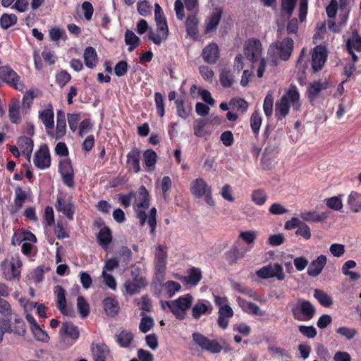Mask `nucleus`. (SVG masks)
Listing matches in <instances>:
<instances>
[{
	"instance_id": "1",
	"label": "nucleus",
	"mask_w": 361,
	"mask_h": 361,
	"mask_svg": "<svg viewBox=\"0 0 361 361\" xmlns=\"http://www.w3.org/2000/svg\"><path fill=\"white\" fill-rule=\"evenodd\" d=\"M135 193L133 208L137 217L139 219L140 226H143L147 220V223L151 228L150 233L152 235H154L157 226V209L155 207H152L149 211V215H147L146 211L149 206V193L144 185L140 186L137 192Z\"/></svg>"
},
{
	"instance_id": "2",
	"label": "nucleus",
	"mask_w": 361,
	"mask_h": 361,
	"mask_svg": "<svg viewBox=\"0 0 361 361\" xmlns=\"http://www.w3.org/2000/svg\"><path fill=\"white\" fill-rule=\"evenodd\" d=\"M300 94L295 86H291L275 104V116L278 121L284 118L292 109L298 111L300 107Z\"/></svg>"
},
{
	"instance_id": "3",
	"label": "nucleus",
	"mask_w": 361,
	"mask_h": 361,
	"mask_svg": "<svg viewBox=\"0 0 361 361\" xmlns=\"http://www.w3.org/2000/svg\"><path fill=\"white\" fill-rule=\"evenodd\" d=\"M293 40L286 37L270 45L267 51V59L272 66H277L279 60L286 61L290 57L293 50Z\"/></svg>"
},
{
	"instance_id": "4",
	"label": "nucleus",
	"mask_w": 361,
	"mask_h": 361,
	"mask_svg": "<svg viewBox=\"0 0 361 361\" xmlns=\"http://www.w3.org/2000/svg\"><path fill=\"white\" fill-rule=\"evenodd\" d=\"M193 298L190 294H185L173 300L161 302V307H168L176 319L183 320L186 315V311L191 307Z\"/></svg>"
},
{
	"instance_id": "5",
	"label": "nucleus",
	"mask_w": 361,
	"mask_h": 361,
	"mask_svg": "<svg viewBox=\"0 0 361 361\" xmlns=\"http://www.w3.org/2000/svg\"><path fill=\"white\" fill-rule=\"evenodd\" d=\"M191 194L195 198H204L206 203L213 207L215 202L212 195V187L202 178H197L193 180L190 185Z\"/></svg>"
},
{
	"instance_id": "6",
	"label": "nucleus",
	"mask_w": 361,
	"mask_h": 361,
	"mask_svg": "<svg viewBox=\"0 0 361 361\" xmlns=\"http://www.w3.org/2000/svg\"><path fill=\"white\" fill-rule=\"evenodd\" d=\"M1 266L3 275L6 279L9 281L19 279L22 262L18 254H15L10 258L5 259L2 261Z\"/></svg>"
},
{
	"instance_id": "7",
	"label": "nucleus",
	"mask_w": 361,
	"mask_h": 361,
	"mask_svg": "<svg viewBox=\"0 0 361 361\" xmlns=\"http://www.w3.org/2000/svg\"><path fill=\"white\" fill-rule=\"evenodd\" d=\"M291 312L295 319L307 322L314 317L315 308L310 302L299 299L293 305Z\"/></svg>"
},
{
	"instance_id": "8",
	"label": "nucleus",
	"mask_w": 361,
	"mask_h": 361,
	"mask_svg": "<svg viewBox=\"0 0 361 361\" xmlns=\"http://www.w3.org/2000/svg\"><path fill=\"white\" fill-rule=\"evenodd\" d=\"M168 253L166 249L163 245H159L155 247L154 251V276L158 282L161 283L164 279Z\"/></svg>"
},
{
	"instance_id": "9",
	"label": "nucleus",
	"mask_w": 361,
	"mask_h": 361,
	"mask_svg": "<svg viewBox=\"0 0 361 361\" xmlns=\"http://www.w3.org/2000/svg\"><path fill=\"white\" fill-rule=\"evenodd\" d=\"M0 79L11 87L23 92L25 85L21 77L10 66H0Z\"/></svg>"
},
{
	"instance_id": "10",
	"label": "nucleus",
	"mask_w": 361,
	"mask_h": 361,
	"mask_svg": "<svg viewBox=\"0 0 361 361\" xmlns=\"http://www.w3.org/2000/svg\"><path fill=\"white\" fill-rule=\"evenodd\" d=\"M192 341L202 350L211 353H219L222 350L221 345L216 340H211L200 333L192 334Z\"/></svg>"
},
{
	"instance_id": "11",
	"label": "nucleus",
	"mask_w": 361,
	"mask_h": 361,
	"mask_svg": "<svg viewBox=\"0 0 361 361\" xmlns=\"http://www.w3.org/2000/svg\"><path fill=\"white\" fill-rule=\"evenodd\" d=\"M256 275L262 279L276 278L278 281H283L285 279L283 269L278 263L264 266L256 271Z\"/></svg>"
},
{
	"instance_id": "12",
	"label": "nucleus",
	"mask_w": 361,
	"mask_h": 361,
	"mask_svg": "<svg viewBox=\"0 0 361 361\" xmlns=\"http://www.w3.org/2000/svg\"><path fill=\"white\" fill-rule=\"evenodd\" d=\"M262 53V46L258 39H247L244 44V54L246 58L254 63L259 59Z\"/></svg>"
},
{
	"instance_id": "13",
	"label": "nucleus",
	"mask_w": 361,
	"mask_h": 361,
	"mask_svg": "<svg viewBox=\"0 0 361 361\" xmlns=\"http://www.w3.org/2000/svg\"><path fill=\"white\" fill-rule=\"evenodd\" d=\"M56 209L63 213L69 220L73 219L75 207L71 197L63 194L58 195Z\"/></svg>"
},
{
	"instance_id": "14",
	"label": "nucleus",
	"mask_w": 361,
	"mask_h": 361,
	"mask_svg": "<svg viewBox=\"0 0 361 361\" xmlns=\"http://www.w3.org/2000/svg\"><path fill=\"white\" fill-rule=\"evenodd\" d=\"M33 162L35 166L41 170H44L50 167L51 155L47 145H43L39 147L34 155Z\"/></svg>"
},
{
	"instance_id": "15",
	"label": "nucleus",
	"mask_w": 361,
	"mask_h": 361,
	"mask_svg": "<svg viewBox=\"0 0 361 361\" xmlns=\"http://www.w3.org/2000/svg\"><path fill=\"white\" fill-rule=\"evenodd\" d=\"M66 133V118L65 112L59 109L56 112V126L55 132L53 129H50L47 132V134L50 138L54 140L62 139Z\"/></svg>"
},
{
	"instance_id": "16",
	"label": "nucleus",
	"mask_w": 361,
	"mask_h": 361,
	"mask_svg": "<svg viewBox=\"0 0 361 361\" xmlns=\"http://www.w3.org/2000/svg\"><path fill=\"white\" fill-rule=\"evenodd\" d=\"M54 293L56 296V307L61 313L65 316L73 317L74 315L73 310L67 307L65 289L58 285L54 286Z\"/></svg>"
},
{
	"instance_id": "17",
	"label": "nucleus",
	"mask_w": 361,
	"mask_h": 361,
	"mask_svg": "<svg viewBox=\"0 0 361 361\" xmlns=\"http://www.w3.org/2000/svg\"><path fill=\"white\" fill-rule=\"evenodd\" d=\"M327 57L326 49L322 45L316 46L312 54V68L314 72L320 70L324 65Z\"/></svg>"
},
{
	"instance_id": "18",
	"label": "nucleus",
	"mask_w": 361,
	"mask_h": 361,
	"mask_svg": "<svg viewBox=\"0 0 361 361\" xmlns=\"http://www.w3.org/2000/svg\"><path fill=\"white\" fill-rule=\"evenodd\" d=\"M213 310V306L207 300L200 299L192 307V316L195 319H199L202 316L210 314Z\"/></svg>"
},
{
	"instance_id": "19",
	"label": "nucleus",
	"mask_w": 361,
	"mask_h": 361,
	"mask_svg": "<svg viewBox=\"0 0 361 361\" xmlns=\"http://www.w3.org/2000/svg\"><path fill=\"white\" fill-rule=\"evenodd\" d=\"M60 334L64 336L63 340L68 343L70 345H73L79 337V331L77 326L72 323L65 322L63 324Z\"/></svg>"
},
{
	"instance_id": "20",
	"label": "nucleus",
	"mask_w": 361,
	"mask_h": 361,
	"mask_svg": "<svg viewBox=\"0 0 361 361\" xmlns=\"http://www.w3.org/2000/svg\"><path fill=\"white\" fill-rule=\"evenodd\" d=\"M140 151L137 148H133L127 154V168L128 170L137 173L141 171Z\"/></svg>"
},
{
	"instance_id": "21",
	"label": "nucleus",
	"mask_w": 361,
	"mask_h": 361,
	"mask_svg": "<svg viewBox=\"0 0 361 361\" xmlns=\"http://www.w3.org/2000/svg\"><path fill=\"white\" fill-rule=\"evenodd\" d=\"M39 118L44 125L46 133L54 128V113L51 104H49L45 109L39 112Z\"/></svg>"
},
{
	"instance_id": "22",
	"label": "nucleus",
	"mask_w": 361,
	"mask_h": 361,
	"mask_svg": "<svg viewBox=\"0 0 361 361\" xmlns=\"http://www.w3.org/2000/svg\"><path fill=\"white\" fill-rule=\"evenodd\" d=\"M326 262V257L324 255H320L316 259L312 261L310 264L307 268V274L312 277L319 276L325 267Z\"/></svg>"
},
{
	"instance_id": "23",
	"label": "nucleus",
	"mask_w": 361,
	"mask_h": 361,
	"mask_svg": "<svg viewBox=\"0 0 361 361\" xmlns=\"http://www.w3.org/2000/svg\"><path fill=\"white\" fill-rule=\"evenodd\" d=\"M146 284V281L143 277L135 276L133 281H126L124 283V288L128 294L134 295L138 293Z\"/></svg>"
},
{
	"instance_id": "24",
	"label": "nucleus",
	"mask_w": 361,
	"mask_h": 361,
	"mask_svg": "<svg viewBox=\"0 0 361 361\" xmlns=\"http://www.w3.org/2000/svg\"><path fill=\"white\" fill-rule=\"evenodd\" d=\"M202 56L205 62L214 63L219 57V48L216 43L208 44L203 50Z\"/></svg>"
},
{
	"instance_id": "25",
	"label": "nucleus",
	"mask_w": 361,
	"mask_h": 361,
	"mask_svg": "<svg viewBox=\"0 0 361 361\" xmlns=\"http://www.w3.org/2000/svg\"><path fill=\"white\" fill-rule=\"evenodd\" d=\"M104 309L106 314L110 317H115L119 312V305L114 297H106L103 300Z\"/></svg>"
},
{
	"instance_id": "26",
	"label": "nucleus",
	"mask_w": 361,
	"mask_h": 361,
	"mask_svg": "<svg viewBox=\"0 0 361 361\" xmlns=\"http://www.w3.org/2000/svg\"><path fill=\"white\" fill-rule=\"evenodd\" d=\"M17 144L22 153L30 160L34 147L32 140L26 136H21L18 139Z\"/></svg>"
},
{
	"instance_id": "27",
	"label": "nucleus",
	"mask_w": 361,
	"mask_h": 361,
	"mask_svg": "<svg viewBox=\"0 0 361 361\" xmlns=\"http://www.w3.org/2000/svg\"><path fill=\"white\" fill-rule=\"evenodd\" d=\"M97 240L99 245L104 250H106L112 241V233L107 226L102 227L97 235Z\"/></svg>"
},
{
	"instance_id": "28",
	"label": "nucleus",
	"mask_w": 361,
	"mask_h": 361,
	"mask_svg": "<svg viewBox=\"0 0 361 361\" xmlns=\"http://www.w3.org/2000/svg\"><path fill=\"white\" fill-rule=\"evenodd\" d=\"M157 158L156 152L152 149H148L143 152V161L147 172H152L154 171Z\"/></svg>"
},
{
	"instance_id": "29",
	"label": "nucleus",
	"mask_w": 361,
	"mask_h": 361,
	"mask_svg": "<svg viewBox=\"0 0 361 361\" xmlns=\"http://www.w3.org/2000/svg\"><path fill=\"white\" fill-rule=\"evenodd\" d=\"M199 20L194 15L189 16L185 21L186 32L189 37L195 39L198 35Z\"/></svg>"
},
{
	"instance_id": "30",
	"label": "nucleus",
	"mask_w": 361,
	"mask_h": 361,
	"mask_svg": "<svg viewBox=\"0 0 361 361\" xmlns=\"http://www.w3.org/2000/svg\"><path fill=\"white\" fill-rule=\"evenodd\" d=\"M346 48L348 53L361 51V37L354 30L350 37L346 41Z\"/></svg>"
},
{
	"instance_id": "31",
	"label": "nucleus",
	"mask_w": 361,
	"mask_h": 361,
	"mask_svg": "<svg viewBox=\"0 0 361 361\" xmlns=\"http://www.w3.org/2000/svg\"><path fill=\"white\" fill-rule=\"evenodd\" d=\"M92 352L94 358V361H105L108 354L109 348L106 345L100 344H92Z\"/></svg>"
},
{
	"instance_id": "32",
	"label": "nucleus",
	"mask_w": 361,
	"mask_h": 361,
	"mask_svg": "<svg viewBox=\"0 0 361 361\" xmlns=\"http://www.w3.org/2000/svg\"><path fill=\"white\" fill-rule=\"evenodd\" d=\"M347 203L352 212H361V192L352 191L348 196Z\"/></svg>"
},
{
	"instance_id": "33",
	"label": "nucleus",
	"mask_w": 361,
	"mask_h": 361,
	"mask_svg": "<svg viewBox=\"0 0 361 361\" xmlns=\"http://www.w3.org/2000/svg\"><path fill=\"white\" fill-rule=\"evenodd\" d=\"M118 255L121 266L124 270L126 269L132 259L131 250L126 246H122L118 250Z\"/></svg>"
},
{
	"instance_id": "34",
	"label": "nucleus",
	"mask_w": 361,
	"mask_h": 361,
	"mask_svg": "<svg viewBox=\"0 0 361 361\" xmlns=\"http://www.w3.org/2000/svg\"><path fill=\"white\" fill-rule=\"evenodd\" d=\"M188 275L184 277V282L188 285L197 286L202 279V272L200 269L192 267L188 270Z\"/></svg>"
},
{
	"instance_id": "35",
	"label": "nucleus",
	"mask_w": 361,
	"mask_h": 361,
	"mask_svg": "<svg viewBox=\"0 0 361 361\" xmlns=\"http://www.w3.org/2000/svg\"><path fill=\"white\" fill-rule=\"evenodd\" d=\"M83 57L85 66L87 68H93L96 66V63L97 61V54L96 50L93 47H87L85 50Z\"/></svg>"
},
{
	"instance_id": "36",
	"label": "nucleus",
	"mask_w": 361,
	"mask_h": 361,
	"mask_svg": "<svg viewBox=\"0 0 361 361\" xmlns=\"http://www.w3.org/2000/svg\"><path fill=\"white\" fill-rule=\"evenodd\" d=\"M300 216L305 221L319 222L326 219L327 215L325 213H318L315 211H309L301 212Z\"/></svg>"
},
{
	"instance_id": "37",
	"label": "nucleus",
	"mask_w": 361,
	"mask_h": 361,
	"mask_svg": "<svg viewBox=\"0 0 361 361\" xmlns=\"http://www.w3.org/2000/svg\"><path fill=\"white\" fill-rule=\"evenodd\" d=\"M140 39L131 30H127L125 33V42L128 45V51H133L140 44Z\"/></svg>"
},
{
	"instance_id": "38",
	"label": "nucleus",
	"mask_w": 361,
	"mask_h": 361,
	"mask_svg": "<svg viewBox=\"0 0 361 361\" xmlns=\"http://www.w3.org/2000/svg\"><path fill=\"white\" fill-rule=\"evenodd\" d=\"M330 86L327 81H317L312 82L308 88L309 96L310 97H315L322 90L329 88Z\"/></svg>"
},
{
	"instance_id": "39",
	"label": "nucleus",
	"mask_w": 361,
	"mask_h": 361,
	"mask_svg": "<svg viewBox=\"0 0 361 361\" xmlns=\"http://www.w3.org/2000/svg\"><path fill=\"white\" fill-rule=\"evenodd\" d=\"M314 297L324 307H330L333 303L332 298L322 290L315 289L314 290Z\"/></svg>"
},
{
	"instance_id": "40",
	"label": "nucleus",
	"mask_w": 361,
	"mask_h": 361,
	"mask_svg": "<svg viewBox=\"0 0 361 361\" xmlns=\"http://www.w3.org/2000/svg\"><path fill=\"white\" fill-rule=\"evenodd\" d=\"M243 310L247 312L257 316H264L265 311L262 310L257 305L251 302H243L241 304Z\"/></svg>"
},
{
	"instance_id": "41",
	"label": "nucleus",
	"mask_w": 361,
	"mask_h": 361,
	"mask_svg": "<svg viewBox=\"0 0 361 361\" xmlns=\"http://www.w3.org/2000/svg\"><path fill=\"white\" fill-rule=\"evenodd\" d=\"M17 23V16L13 13H4L0 18V26L6 30Z\"/></svg>"
},
{
	"instance_id": "42",
	"label": "nucleus",
	"mask_w": 361,
	"mask_h": 361,
	"mask_svg": "<svg viewBox=\"0 0 361 361\" xmlns=\"http://www.w3.org/2000/svg\"><path fill=\"white\" fill-rule=\"evenodd\" d=\"M266 192L262 189H256L252 192L251 200L258 206H262L267 200Z\"/></svg>"
},
{
	"instance_id": "43",
	"label": "nucleus",
	"mask_w": 361,
	"mask_h": 361,
	"mask_svg": "<svg viewBox=\"0 0 361 361\" xmlns=\"http://www.w3.org/2000/svg\"><path fill=\"white\" fill-rule=\"evenodd\" d=\"M219 80L224 87H230L233 83V75L230 70L224 68L221 70Z\"/></svg>"
},
{
	"instance_id": "44",
	"label": "nucleus",
	"mask_w": 361,
	"mask_h": 361,
	"mask_svg": "<svg viewBox=\"0 0 361 361\" xmlns=\"http://www.w3.org/2000/svg\"><path fill=\"white\" fill-rule=\"evenodd\" d=\"M273 104H274V97L272 92H269L264 99L263 103V111L267 118H269L273 114Z\"/></svg>"
},
{
	"instance_id": "45",
	"label": "nucleus",
	"mask_w": 361,
	"mask_h": 361,
	"mask_svg": "<svg viewBox=\"0 0 361 361\" xmlns=\"http://www.w3.org/2000/svg\"><path fill=\"white\" fill-rule=\"evenodd\" d=\"M77 309L82 318L87 317L90 314V306L84 297L79 296L77 298Z\"/></svg>"
},
{
	"instance_id": "46",
	"label": "nucleus",
	"mask_w": 361,
	"mask_h": 361,
	"mask_svg": "<svg viewBox=\"0 0 361 361\" xmlns=\"http://www.w3.org/2000/svg\"><path fill=\"white\" fill-rule=\"evenodd\" d=\"M326 205L331 209L341 211L343 208L341 196H334L325 199Z\"/></svg>"
},
{
	"instance_id": "47",
	"label": "nucleus",
	"mask_w": 361,
	"mask_h": 361,
	"mask_svg": "<svg viewBox=\"0 0 361 361\" xmlns=\"http://www.w3.org/2000/svg\"><path fill=\"white\" fill-rule=\"evenodd\" d=\"M142 319L139 325V329L142 333L148 332L154 325V319L149 317L141 313Z\"/></svg>"
},
{
	"instance_id": "48",
	"label": "nucleus",
	"mask_w": 361,
	"mask_h": 361,
	"mask_svg": "<svg viewBox=\"0 0 361 361\" xmlns=\"http://www.w3.org/2000/svg\"><path fill=\"white\" fill-rule=\"evenodd\" d=\"M175 103L178 116L183 119L188 118L191 112L190 106H185L183 101L180 99L176 100Z\"/></svg>"
},
{
	"instance_id": "49",
	"label": "nucleus",
	"mask_w": 361,
	"mask_h": 361,
	"mask_svg": "<svg viewBox=\"0 0 361 361\" xmlns=\"http://www.w3.org/2000/svg\"><path fill=\"white\" fill-rule=\"evenodd\" d=\"M133 339V334L127 331H122L117 336V342L122 347L129 346Z\"/></svg>"
},
{
	"instance_id": "50",
	"label": "nucleus",
	"mask_w": 361,
	"mask_h": 361,
	"mask_svg": "<svg viewBox=\"0 0 361 361\" xmlns=\"http://www.w3.org/2000/svg\"><path fill=\"white\" fill-rule=\"evenodd\" d=\"M221 17V11L220 10L216 11L209 19L207 23L206 32H210L215 30L220 21Z\"/></svg>"
},
{
	"instance_id": "51",
	"label": "nucleus",
	"mask_w": 361,
	"mask_h": 361,
	"mask_svg": "<svg viewBox=\"0 0 361 361\" xmlns=\"http://www.w3.org/2000/svg\"><path fill=\"white\" fill-rule=\"evenodd\" d=\"M164 288L168 297L171 298L180 290L181 286L176 281H168L164 285Z\"/></svg>"
},
{
	"instance_id": "52",
	"label": "nucleus",
	"mask_w": 361,
	"mask_h": 361,
	"mask_svg": "<svg viewBox=\"0 0 361 361\" xmlns=\"http://www.w3.org/2000/svg\"><path fill=\"white\" fill-rule=\"evenodd\" d=\"M262 119L261 116L257 111H255L250 117V126L252 132L258 135L260 127L262 125Z\"/></svg>"
},
{
	"instance_id": "53",
	"label": "nucleus",
	"mask_w": 361,
	"mask_h": 361,
	"mask_svg": "<svg viewBox=\"0 0 361 361\" xmlns=\"http://www.w3.org/2000/svg\"><path fill=\"white\" fill-rule=\"evenodd\" d=\"M35 338L41 342H48L49 337L47 333L44 331L39 325L30 329Z\"/></svg>"
},
{
	"instance_id": "54",
	"label": "nucleus",
	"mask_w": 361,
	"mask_h": 361,
	"mask_svg": "<svg viewBox=\"0 0 361 361\" xmlns=\"http://www.w3.org/2000/svg\"><path fill=\"white\" fill-rule=\"evenodd\" d=\"M14 322L15 326L13 328H11L9 333L13 332L19 336H24L26 333V327L23 320L20 317L16 316Z\"/></svg>"
},
{
	"instance_id": "55",
	"label": "nucleus",
	"mask_w": 361,
	"mask_h": 361,
	"mask_svg": "<svg viewBox=\"0 0 361 361\" xmlns=\"http://www.w3.org/2000/svg\"><path fill=\"white\" fill-rule=\"evenodd\" d=\"M8 115L12 123H18L20 122L21 118L18 104H12L9 106Z\"/></svg>"
},
{
	"instance_id": "56",
	"label": "nucleus",
	"mask_w": 361,
	"mask_h": 361,
	"mask_svg": "<svg viewBox=\"0 0 361 361\" xmlns=\"http://www.w3.org/2000/svg\"><path fill=\"white\" fill-rule=\"evenodd\" d=\"M49 35L51 40L54 42H57L60 39L66 40L67 38L66 32L59 27H52L49 30Z\"/></svg>"
},
{
	"instance_id": "57",
	"label": "nucleus",
	"mask_w": 361,
	"mask_h": 361,
	"mask_svg": "<svg viewBox=\"0 0 361 361\" xmlns=\"http://www.w3.org/2000/svg\"><path fill=\"white\" fill-rule=\"evenodd\" d=\"M154 100L156 104V109L157 114L160 117H163L165 114L164 97L160 92H155Z\"/></svg>"
},
{
	"instance_id": "58",
	"label": "nucleus",
	"mask_w": 361,
	"mask_h": 361,
	"mask_svg": "<svg viewBox=\"0 0 361 361\" xmlns=\"http://www.w3.org/2000/svg\"><path fill=\"white\" fill-rule=\"evenodd\" d=\"M67 120L70 129L75 133L78 129V125L80 120V114L78 113L68 114Z\"/></svg>"
},
{
	"instance_id": "59",
	"label": "nucleus",
	"mask_w": 361,
	"mask_h": 361,
	"mask_svg": "<svg viewBox=\"0 0 361 361\" xmlns=\"http://www.w3.org/2000/svg\"><path fill=\"white\" fill-rule=\"evenodd\" d=\"M244 256V253L242 252H240L239 250L235 247L231 248L227 253H226V259L229 261L230 263H235L239 259L243 258Z\"/></svg>"
},
{
	"instance_id": "60",
	"label": "nucleus",
	"mask_w": 361,
	"mask_h": 361,
	"mask_svg": "<svg viewBox=\"0 0 361 361\" xmlns=\"http://www.w3.org/2000/svg\"><path fill=\"white\" fill-rule=\"evenodd\" d=\"M230 105L238 111H240L242 113L245 112L248 107L247 102L240 98L232 99L230 102Z\"/></svg>"
},
{
	"instance_id": "61",
	"label": "nucleus",
	"mask_w": 361,
	"mask_h": 361,
	"mask_svg": "<svg viewBox=\"0 0 361 361\" xmlns=\"http://www.w3.org/2000/svg\"><path fill=\"white\" fill-rule=\"evenodd\" d=\"M120 261L118 257H111L105 261L102 271H111L120 266Z\"/></svg>"
},
{
	"instance_id": "62",
	"label": "nucleus",
	"mask_w": 361,
	"mask_h": 361,
	"mask_svg": "<svg viewBox=\"0 0 361 361\" xmlns=\"http://www.w3.org/2000/svg\"><path fill=\"white\" fill-rule=\"evenodd\" d=\"M59 171L61 175L69 174L73 173V169L71 163V161L68 159H66L60 161Z\"/></svg>"
},
{
	"instance_id": "63",
	"label": "nucleus",
	"mask_w": 361,
	"mask_h": 361,
	"mask_svg": "<svg viewBox=\"0 0 361 361\" xmlns=\"http://www.w3.org/2000/svg\"><path fill=\"white\" fill-rule=\"evenodd\" d=\"M92 128V124L90 119H84L80 123L78 128V135L82 137L88 133Z\"/></svg>"
},
{
	"instance_id": "64",
	"label": "nucleus",
	"mask_w": 361,
	"mask_h": 361,
	"mask_svg": "<svg viewBox=\"0 0 361 361\" xmlns=\"http://www.w3.org/2000/svg\"><path fill=\"white\" fill-rule=\"evenodd\" d=\"M336 332L342 336H344L348 340L354 338L357 334V330L353 328L346 326L339 327L336 329Z\"/></svg>"
}]
</instances>
